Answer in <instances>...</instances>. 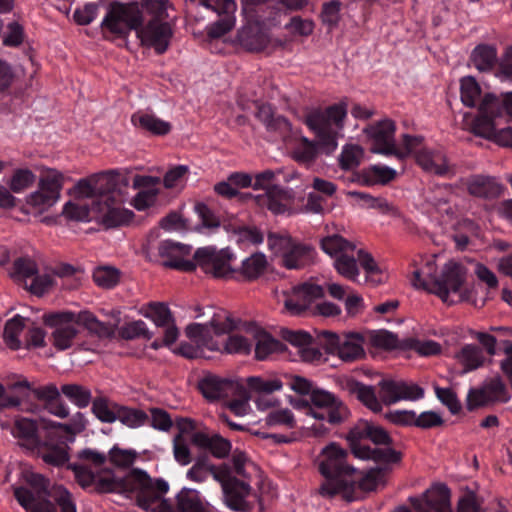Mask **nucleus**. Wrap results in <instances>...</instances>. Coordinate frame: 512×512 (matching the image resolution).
<instances>
[{"label": "nucleus", "mask_w": 512, "mask_h": 512, "mask_svg": "<svg viewBox=\"0 0 512 512\" xmlns=\"http://www.w3.org/2000/svg\"><path fill=\"white\" fill-rule=\"evenodd\" d=\"M142 25L143 17L138 3L123 4L119 1H112L109 4L108 13L102 22V27L120 36L128 34L131 30L138 33Z\"/></svg>", "instance_id": "obj_12"}, {"label": "nucleus", "mask_w": 512, "mask_h": 512, "mask_svg": "<svg viewBox=\"0 0 512 512\" xmlns=\"http://www.w3.org/2000/svg\"><path fill=\"white\" fill-rule=\"evenodd\" d=\"M8 274L15 283L38 297L43 296L53 285L52 278L48 274L41 275L38 263L30 256L16 258Z\"/></svg>", "instance_id": "obj_8"}, {"label": "nucleus", "mask_w": 512, "mask_h": 512, "mask_svg": "<svg viewBox=\"0 0 512 512\" xmlns=\"http://www.w3.org/2000/svg\"><path fill=\"white\" fill-rule=\"evenodd\" d=\"M248 324V330L254 331L255 356L259 361L265 360L273 353L281 352L285 349L284 344L274 338L271 334L256 327V322H244Z\"/></svg>", "instance_id": "obj_30"}, {"label": "nucleus", "mask_w": 512, "mask_h": 512, "mask_svg": "<svg viewBox=\"0 0 512 512\" xmlns=\"http://www.w3.org/2000/svg\"><path fill=\"white\" fill-rule=\"evenodd\" d=\"M312 406L309 407L312 417L327 420L330 424L342 423L349 415L347 406L333 394L314 389L310 395Z\"/></svg>", "instance_id": "obj_16"}, {"label": "nucleus", "mask_w": 512, "mask_h": 512, "mask_svg": "<svg viewBox=\"0 0 512 512\" xmlns=\"http://www.w3.org/2000/svg\"><path fill=\"white\" fill-rule=\"evenodd\" d=\"M108 460L116 467L127 468L131 466L136 458L134 450H123L114 445L108 452Z\"/></svg>", "instance_id": "obj_61"}, {"label": "nucleus", "mask_w": 512, "mask_h": 512, "mask_svg": "<svg viewBox=\"0 0 512 512\" xmlns=\"http://www.w3.org/2000/svg\"><path fill=\"white\" fill-rule=\"evenodd\" d=\"M115 185L120 188L129 187V179L126 174L118 171H107L81 179L75 185V192L79 197L95 198L101 200L107 195Z\"/></svg>", "instance_id": "obj_14"}, {"label": "nucleus", "mask_w": 512, "mask_h": 512, "mask_svg": "<svg viewBox=\"0 0 512 512\" xmlns=\"http://www.w3.org/2000/svg\"><path fill=\"white\" fill-rule=\"evenodd\" d=\"M80 463L69 464L68 468L74 472L76 482L89 492L135 493L138 507L148 508L156 494L163 493L168 488L164 479H152L148 473L140 468H133L123 478L98 477L89 466L95 468L104 465L108 456L104 452L86 448L77 452Z\"/></svg>", "instance_id": "obj_2"}, {"label": "nucleus", "mask_w": 512, "mask_h": 512, "mask_svg": "<svg viewBox=\"0 0 512 512\" xmlns=\"http://www.w3.org/2000/svg\"><path fill=\"white\" fill-rule=\"evenodd\" d=\"M285 295L284 307L292 316L308 317L313 308L312 302L323 298L325 292L320 285L304 282L292 287Z\"/></svg>", "instance_id": "obj_17"}, {"label": "nucleus", "mask_w": 512, "mask_h": 512, "mask_svg": "<svg viewBox=\"0 0 512 512\" xmlns=\"http://www.w3.org/2000/svg\"><path fill=\"white\" fill-rule=\"evenodd\" d=\"M172 451L174 460L181 466H187L192 461L189 445L183 435V430L173 437Z\"/></svg>", "instance_id": "obj_53"}, {"label": "nucleus", "mask_w": 512, "mask_h": 512, "mask_svg": "<svg viewBox=\"0 0 512 512\" xmlns=\"http://www.w3.org/2000/svg\"><path fill=\"white\" fill-rule=\"evenodd\" d=\"M46 331L35 322H5L3 341L7 348L42 349L46 346Z\"/></svg>", "instance_id": "obj_10"}, {"label": "nucleus", "mask_w": 512, "mask_h": 512, "mask_svg": "<svg viewBox=\"0 0 512 512\" xmlns=\"http://www.w3.org/2000/svg\"><path fill=\"white\" fill-rule=\"evenodd\" d=\"M346 390L372 412L377 413L382 410L381 402L377 399V395L372 386L350 380L346 383Z\"/></svg>", "instance_id": "obj_36"}, {"label": "nucleus", "mask_w": 512, "mask_h": 512, "mask_svg": "<svg viewBox=\"0 0 512 512\" xmlns=\"http://www.w3.org/2000/svg\"><path fill=\"white\" fill-rule=\"evenodd\" d=\"M266 257L262 253H254L243 261L240 269L241 274L247 280L257 279L266 269Z\"/></svg>", "instance_id": "obj_48"}, {"label": "nucleus", "mask_w": 512, "mask_h": 512, "mask_svg": "<svg viewBox=\"0 0 512 512\" xmlns=\"http://www.w3.org/2000/svg\"><path fill=\"white\" fill-rule=\"evenodd\" d=\"M301 141L304 144V147L302 149L294 151L293 153L294 159L300 163H312L318 154L317 147L324 151L323 148L320 146L319 141H310L306 137H303Z\"/></svg>", "instance_id": "obj_62"}, {"label": "nucleus", "mask_w": 512, "mask_h": 512, "mask_svg": "<svg viewBox=\"0 0 512 512\" xmlns=\"http://www.w3.org/2000/svg\"><path fill=\"white\" fill-rule=\"evenodd\" d=\"M424 397V389L415 383L386 379V405L398 401H418Z\"/></svg>", "instance_id": "obj_29"}, {"label": "nucleus", "mask_w": 512, "mask_h": 512, "mask_svg": "<svg viewBox=\"0 0 512 512\" xmlns=\"http://www.w3.org/2000/svg\"><path fill=\"white\" fill-rule=\"evenodd\" d=\"M417 164L427 173L445 175L448 172L446 156L440 150L422 148L415 154Z\"/></svg>", "instance_id": "obj_33"}, {"label": "nucleus", "mask_w": 512, "mask_h": 512, "mask_svg": "<svg viewBox=\"0 0 512 512\" xmlns=\"http://www.w3.org/2000/svg\"><path fill=\"white\" fill-rule=\"evenodd\" d=\"M6 317L8 320H98L97 316L89 310H83L78 313L71 311L42 312L40 309L22 305L19 313L14 307L10 308Z\"/></svg>", "instance_id": "obj_20"}, {"label": "nucleus", "mask_w": 512, "mask_h": 512, "mask_svg": "<svg viewBox=\"0 0 512 512\" xmlns=\"http://www.w3.org/2000/svg\"><path fill=\"white\" fill-rule=\"evenodd\" d=\"M117 413V420L132 429L144 426L149 422V416L140 409L120 405Z\"/></svg>", "instance_id": "obj_47"}, {"label": "nucleus", "mask_w": 512, "mask_h": 512, "mask_svg": "<svg viewBox=\"0 0 512 512\" xmlns=\"http://www.w3.org/2000/svg\"><path fill=\"white\" fill-rule=\"evenodd\" d=\"M191 443L217 459H224L231 453V441L216 432H194Z\"/></svg>", "instance_id": "obj_25"}, {"label": "nucleus", "mask_w": 512, "mask_h": 512, "mask_svg": "<svg viewBox=\"0 0 512 512\" xmlns=\"http://www.w3.org/2000/svg\"><path fill=\"white\" fill-rule=\"evenodd\" d=\"M409 501L416 512H445L449 506L448 495L442 493L433 496L426 492L422 499L410 498Z\"/></svg>", "instance_id": "obj_41"}, {"label": "nucleus", "mask_w": 512, "mask_h": 512, "mask_svg": "<svg viewBox=\"0 0 512 512\" xmlns=\"http://www.w3.org/2000/svg\"><path fill=\"white\" fill-rule=\"evenodd\" d=\"M120 404L110 401L104 397L94 398L92 401V412L96 418L104 423H113L117 420V409Z\"/></svg>", "instance_id": "obj_45"}, {"label": "nucleus", "mask_w": 512, "mask_h": 512, "mask_svg": "<svg viewBox=\"0 0 512 512\" xmlns=\"http://www.w3.org/2000/svg\"><path fill=\"white\" fill-rule=\"evenodd\" d=\"M468 270L460 262L455 260L447 261L435 282L434 293L448 304L457 302H469L475 306L483 305L484 297H477L475 286L467 283Z\"/></svg>", "instance_id": "obj_3"}, {"label": "nucleus", "mask_w": 512, "mask_h": 512, "mask_svg": "<svg viewBox=\"0 0 512 512\" xmlns=\"http://www.w3.org/2000/svg\"><path fill=\"white\" fill-rule=\"evenodd\" d=\"M177 316L181 318L205 320H234L231 313L213 305L201 306L193 304L188 306H175Z\"/></svg>", "instance_id": "obj_31"}, {"label": "nucleus", "mask_w": 512, "mask_h": 512, "mask_svg": "<svg viewBox=\"0 0 512 512\" xmlns=\"http://www.w3.org/2000/svg\"><path fill=\"white\" fill-rule=\"evenodd\" d=\"M254 343L244 336L230 334L223 344L227 353L249 354L252 351Z\"/></svg>", "instance_id": "obj_57"}, {"label": "nucleus", "mask_w": 512, "mask_h": 512, "mask_svg": "<svg viewBox=\"0 0 512 512\" xmlns=\"http://www.w3.org/2000/svg\"><path fill=\"white\" fill-rule=\"evenodd\" d=\"M18 500L31 512H77L76 503L71 492L64 486H56L54 484L49 492V497L53 502L46 499H36L32 493L25 491L23 499L20 498V491L16 492Z\"/></svg>", "instance_id": "obj_15"}, {"label": "nucleus", "mask_w": 512, "mask_h": 512, "mask_svg": "<svg viewBox=\"0 0 512 512\" xmlns=\"http://www.w3.org/2000/svg\"><path fill=\"white\" fill-rule=\"evenodd\" d=\"M370 144V151L373 153H384V120L370 125L364 130Z\"/></svg>", "instance_id": "obj_54"}, {"label": "nucleus", "mask_w": 512, "mask_h": 512, "mask_svg": "<svg viewBox=\"0 0 512 512\" xmlns=\"http://www.w3.org/2000/svg\"><path fill=\"white\" fill-rule=\"evenodd\" d=\"M437 265L435 256L421 258L414 263L411 283L417 289H422L434 293L436 281L439 275H436Z\"/></svg>", "instance_id": "obj_26"}, {"label": "nucleus", "mask_w": 512, "mask_h": 512, "mask_svg": "<svg viewBox=\"0 0 512 512\" xmlns=\"http://www.w3.org/2000/svg\"><path fill=\"white\" fill-rule=\"evenodd\" d=\"M347 440L355 458L376 466L365 473L354 468L347 463L348 451L331 443L323 450L319 463V472L325 477L319 493L324 497L340 494L347 502H353L374 490L384 478V449L380 447L384 444V428L360 419L349 430Z\"/></svg>", "instance_id": "obj_1"}, {"label": "nucleus", "mask_w": 512, "mask_h": 512, "mask_svg": "<svg viewBox=\"0 0 512 512\" xmlns=\"http://www.w3.org/2000/svg\"><path fill=\"white\" fill-rule=\"evenodd\" d=\"M397 350L399 353L417 352L420 356H433L441 352V346L433 340H419L415 337L399 338L397 334L386 330V352Z\"/></svg>", "instance_id": "obj_22"}, {"label": "nucleus", "mask_w": 512, "mask_h": 512, "mask_svg": "<svg viewBox=\"0 0 512 512\" xmlns=\"http://www.w3.org/2000/svg\"><path fill=\"white\" fill-rule=\"evenodd\" d=\"M233 254L229 249L216 250L213 247L199 248L194 253L197 266L215 278H227L235 272L230 261Z\"/></svg>", "instance_id": "obj_18"}, {"label": "nucleus", "mask_w": 512, "mask_h": 512, "mask_svg": "<svg viewBox=\"0 0 512 512\" xmlns=\"http://www.w3.org/2000/svg\"><path fill=\"white\" fill-rule=\"evenodd\" d=\"M239 44L249 52H261L272 43L267 32L259 22L248 23L237 34Z\"/></svg>", "instance_id": "obj_27"}, {"label": "nucleus", "mask_w": 512, "mask_h": 512, "mask_svg": "<svg viewBox=\"0 0 512 512\" xmlns=\"http://www.w3.org/2000/svg\"><path fill=\"white\" fill-rule=\"evenodd\" d=\"M334 265L337 272L349 280L355 281L359 275L357 261L354 257L341 254L336 258Z\"/></svg>", "instance_id": "obj_58"}, {"label": "nucleus", "mask_w": 512, "mask_h": 512, "mask_svg": "<svg viewBox=\"0 0 512 512\" xmlns=\"http://www.w3.org/2000/svg\"><path fill=\"white\" fill-rule=\"evenodd\" d=\"M172 34L170 24L159 21V19H150L146 26L143 27L142 25L140 27L137 33L142 43L153 47L157 53H163L167 50Z\"/></svg>", "instance_id": "obj_24"}, {"label": "nucleus", "mask_w": 512, "mask_h": 512, "mask_svg": "<svg viewBox=\"0 0 512 512\" xmlns=\"http://www.w3.org/2000/svg\"><path fill=\"white\" fill-rule=\"evenodd\" d=\"M93 280L101 288L110 289L120 281V271L113 266H99L93 271Z\"/></svg>", "instance_id": "obj_50"}, {"label": "nucleus", "mask_w": 512, "mask_h": 512, "mask_svg": "<svg viewBox=\"0 0 512 512\" xmlns=\"http://www.w3.org/2000/svg\"><path fill=\"white\" fill-rule=\"evenodd\" d=\"M199 389L205 399L217 401L233 392L234 383L215 375H208L199 382Z\"/></svg>", "instance_id": "obj_34"}, {"label": "nucleus", "mask_w": 512, "mask_h": 512, "mask_svg": "<svg viewBox=\"0 0 512 512\" xmlns=\"http://www.w3.org/2000/svg\"><path fill=\"white\" fill-rule=\"evenodd\" d=\"M60 391L64 397L80 409L88 407L92 401L90 389L77 383L63 384Z\"/></svg>", "instance_id": "obj_42"}, {"label": "nucleus", "mask_w": 512, "mask_h": 512, "mask_svg": "<svg viewBox=\"0 0 512 512\" xmlns=\"http://www.w3.org/2000/svg\"><path fill=\"white\" fill-rule=\"evenodd\" d=\"M394 131L395 124L386 119V157H395L400 162V171H403L401 161L421 144L422 139L403 135L402 143H398L390 136Z\"/></svg>", "instance_id": "obj_28"}, {"label": "nucleus", "mask_w": 512, "mask_h": 512, "mask_svg": "<svg viewBox=\"0 0 512 512\" xmlns=\"http://www.w3.org/2000/svg\"><path fill=\"white\" fill-rule=\"evenodd\" d=\"M456 358L463 366V372H470L482 366L485 362V356L482 349L476 345H464L457 353Z\"/></svg>", "instance_id": "obj_40"}, {"label": "nucleus", "mask_w": 512, "mask_h": 512, "mask_svg": "<svg viewBox=\"0 0 512 512\" xmlns=\"http://www.w3.org/2000/svg\"><path fill=\"white\" fill-rule=\"evenodd\" d=\"M237 322H208L191 323L186 328V335L191 343L182 342L174 352L188 359H196L203 356V350H219L220 346L214 340V334L231 332L237 328Z\"/></svg>", "instance_id": "obj_5"}, {"label": "nucleus", "mask_w": 512, "mask_h": 512, "mask_svg": "<svg viewBox=\"0 0 512 512\" xmlns=\"http://www.w3.org/2000/svg\"><path fill=\"white\" fill-rule=\"evenodd\" d=\"M63 176L56 171H49L39 180V189L30 194L27 203L34 207H51L59 198Z\"/></svg>", "instance_id": "obj_21"}, {"label": "nucleus", "mask_w": 512, "mask_h": 512, "mask_svg": "<svg viewBox=\"0 0 512 512\" xmlns=\"http://www.w3.org/2000/svg\"><path fill=\"white\" fill-rule=\"evenodd\" d=\"M35 175L29 169H18L14 172L10 180V189L15 192H21L35 182Z\"/></svg>", "instance_id": "obj_64"}, {"label": "nucleus", "mask_w": 512, "mask_h": 512, "mask_svg": "<svg viewBox=\"0 0 512 512\" xmlns=\"http://www.w3.org/2000/svg\"><path fill=\"white\" fill-rule=\"evenodd\" d=\"M158 253L160 257L165 259L163 266L166 268L192 272L197 267L196 261L184 259L191 253L189 245L165 240L160 243Z\"/></svg>", "instance_id": "obj_23"}, {"label": "nucleus", "mask_w": 512, "mask_h": 512, "mask_svg": "<svg viewBox=\"0 0 512 512\" xmlns=\"http://www.w3.org/2000/svg\"><path fill=\"white\" fill-rule=\"evenodd\" d=\"M364 339L359 333L344 334L342 336L333 332L324 331L319 337V345L328 354L337 355L344 362H353L365 354Z\"/></svg>", "instance_id": "obj_13"}, {"label": "nucleus", "mask_w": 512, "mask_h": 512, "mask_svg": "<svg viewBox=\"0 0 512 512\" xmlns=\"http://www.w3.org/2000/svg\"><path fill=\"white\" fill-rule=\"evenodd\" d=\"M105 325L113 329L115 332L109 337H99V339L120 338L124 340H133L140 337L150 338L148 330L145 328V322H126V325L117 329L110 322Z\"/></svg>", "instance_id": "obj_44"}, {"label": "nucleus", "mask_w": 512, "mask_h": 512, "mask_svg": "<svg viewBox=\"0 0 512 512\" xmlns=\"http://www.w3.org/2000/svg\"><path fill=\"white\" fill-rule=\"evenodd\" d=\"M168 489L156 498L151 500L148 508H142L146 511L159 512H204L199 492L196 489L183 487L176 497V502L171 503L163 499Z\"/></svg>", "instance_id": "obj_19"}, {"label": "nucleus", "mask_w": 512, "mask_h": 512, "mask_svg": "<svg viewBox=\"0 0 512 512\" xmlns=\"http://www.w3.org/2000/svg\"><path fill=\"white\" fill-rule=\"evenodd\" d=\"M52 332L53 346L57 350H66L73 345H84L85 338L109 337L115 332L105 322H57Z\"/></svg>", "instance_id": "obj_6"}, {"label": "nucleus", "mask_w": 512, "mask_h": 512, "mask_svg": "<svg viewBox=\"0 0 512 512\" xmlns=\"http://www.w3.org/2000/svg\"><path fill=\"white\" fill-rule=\"evenodd\" d=\"M311 252L310 246L295 243L282 258V264L287 269H301L312 263Z\"/></svg>", "instance_id": "obj_39"}, {"label": "nucleus", "mask_w": 512, "mask_h": 512, "mask_svg": "<svg viewBox=\"0 0 512 512\" xmlns=\"http://www.w3.org/2000/svg\"><path fill=\"white\" fill-rule=\"evenodd\" d=\"M139 125L154 135H166L171 130L170 123L163 121L152 114H143L139 117Z\"/></svg>", "instance_id": "obj_55"}, {"label": "nucleus", "mask_w": 512, "mask_h": 512, "mask_svg": "<svg viewBox=\"0 0 512 512\" xmlns=\"http://www.w3.org/2000/svg\"><path fill=\"white\" fill-rule=\"evenodd\" d=\"M266 424L269 427L284 426L293 429L296 426V421L290 409H279L271 411L266 416Z\"/></svg>", "instance_id": "obj_59"}, {"label": "nucleus", "mask_w": 512, "mask_h": 512, "mask_svg": "<svg viewBox=\"0 0 512 512\" xmlns=\"http://www.w3.org/2000/svg\"><path fill=\"white\" fill-rule=\"evenodd\" d=\"M460 95L462 103L467 107H479L484 97L481 95V87L472 76H466L460 80Z\"/></svg>", "instance_id": "obj_43"}, {"label": "nucleus", "mask_w": 512, "mask_h": 512, "mask_svg": "<svg viewBox=\"0 0 512 512\" xmlns=\"http://www.w3.org/2000/svg\"><path fill=\"white\" fill-rule=\"evenodd\" d=\"M474 274L477 280L485 285L486 292L482 297L486 300L491 293L498 289V278L490 268L479 262L474 265Z\"/></svg>", "instance_id": "obj_51"}, {"label": "nucleus", "mask_w": 512, "mask_h": 512, "mask_svg": "<svg viewBox=\"0 0 512 512\" xmlns=\"http://www.w3.org/2000/svg\"><path fill=\"white\" fill-rule=\"evenodd\" d=\"M497 59L496 49L488 45L477 46L472 53V62L477 70L489 71L493 68Z\"/></svg>", "instance_id": "obj_46"}, {"label": "nucleus", "mask_w": 512, "mask_h": 512, "mask_svg": "<svg viewBox=\"0 0 512 512\" xmlns=\"http://www.w3.org/2000/svg\"><path fill=\"white\" fill-rule=\"evenodd\" d=\"M345 116L346 107L343 104L328 107L325 114L317 111L307 116L306 124L315 132L325 153L330 154L337 147V132L332 129L331 121L340 126Z\"/></svg>", "instance_id": "obj_9"}, {"label": "nucleus", "mask_w": 512, "mask_h": 512, "mask_svg": "<svg viewBox=\"0 0 512 512\" xmlns=\"http://www.w3.org/2000/svg\"><path fill=\"white\" fill-rule=\"evenodd\" d=\"M246 385H248L249 390L259 395L272 394L282 388V382L278 379H264L257 376L248 377Z\"/></svg>", "instance_id": "obj_52"}, {"label": "nucleus", "mask_w": 512, "mask_h": 512, "mask_svg": "<svg viewBox=\"0 0 512 512\" xmlns=\"http://www.w3.org/2000/svg\"><path fill=\"white\" fill-rule=\"evenodd\" d=\"M256 116L260 121H262L268 127H271L274 129H280V128L289 129L290 128V124L285 118H283V117H278L276 119L273 118L272 107L268 104L258 105V110H257Z\"/></svg>", "instance_id": "obj_60"}, {"label": "nucleus", "mask_w": 512, "mask_h": 512, "mask_svg": "<svg viewBox=\"0 0 512 512\" xmlns=\"http://www.w3.org/2000/svg\"><path fill=\"white\" fill-rule=\"evenodd\" d=\"M68 445L63 441L57 444L42 443L34 451H37L42 460L49 465L60 467L69 461Z\"/></svg>", "instance_id": "obj_37"}, {"label": "nucleus", "mask_w": 512, "mask_h": 512, "mask_svg": "<svg viewBox=\"0 0 512 512\" xmlns=\"http://www.w3.org/2000/svg\"><path fill=\"white\" fill-rule=\"evenodd\" d=\"M267 241L270 250H272L276 255H282V258H284L285 254H287L295 244L289 235H280L275 233H269Z\"/></svg>", "instance_id": "obj_63"}, {"label": "nucleus", "mask_w": 512, "mask_h": 512, "mask_svg": "<svg viewBox=\"0 0 512 512\" xmlns=\"http://www.w3.org/2000/svg\"><path fill=\"white\" fill-rule=\"evenodd\" d=\"M10 432L20 440L21 446L27 450L35 451L40 446L41 440L38 435L37 423L30 418H17Z\"/></svg>", "instance_id": "obj_32"}, {"label": "nucleus", "mask_w": 512, "mask_h": 512, "mask_svg": "<svg viewBox=\"0 0 512 512\" xmlns=\"http://www.w3.org/2000/svg\"><path fill=\"white\" fill-rule=\"evenodd\" d=\"M468 192L475 197H496L501 193V185L495 178L484 175H473L465 179Z\"/></svg>", "instance_id": "obj_35"}, {"label": "nucleus", "mask_w": 512, "mask_h": 512, "mask_svg": "<svg viewBox=\"0 0 512 512\" xmlns=\"http://www.w3.org/2000/svg\"><path fill=\"white\" fill-rule=\"evenodd\" d=\"M321 246L322 249L331 256L356 248L355 244L337 234L324 238L321 242Z\"/></svg>", "instance_id": "obj_56"}, {"label": "nucleus", "mask_w": 512, "mask_h": 512, "mask_svg": "<svg viewBox=\"0 0 512 512\" xmlns=\"http://www.w3.org/2000/svg\"><path fill=\"white\" fill-rule=\"evenodd\" d=\"M138 313L151 320H174L177 315L166 302H150L140 308Z\"/></svg>", "instance_id": "obj_49"}, {"label": "nucleus", "mask_w": 512, "mask_h": 512, "mask_svg": "<svg viewBox=\"0 0 512 512\" xmlns=\"http://www.w3.org/2000/svg\"><path fill=\"white\" fill-rule=\"evenodd\" d=\"M504 117L512 120V91L498 96L487 93L479 104L472 131L478 136L490 138L495 135V127Z\"/></svg>", "instance_id": "obj_4"}, {"label": "nucleus", "mask_w": 512, "mask_h": 512, "mask_svg": "<svg viewBox=\"0 0 512 512\" xmlns=\"http://www.w3.org/2000/svg\"><path fill=\"white\" fill-rule=\"evenodd\" d=\"M128 188L115 185L111 192L104 195V198L93 200L91 211L95 214V220L106 229L128 225L132 221L134 213L120 207Z\"/></svg>", "instance_id": "obj_7"}, {"label": "nucleus", "mask_w": 512, "mask_h": 512, "mask_svg": "<svg viewBox=\"0 0 512 512\" xmlns=\"http://www.w3.org/2000/svg\"><path fill=\"white\" fill-rule=\"evenodd\" d=\"M288 198V193L277 185L267 189L265 194L257 195L254 201L259 207H266L273 214H282L286 210V205L282 203L283 199Z\"/></svg>", "instance_id": "obj_38"}, {"label": "nucleus", "mask_w": 512, "mask_h": 512, "mask_svg": "<svg viewBox=\"0 0 512 512\" xmlns=\"http://www.w3.org/2000/svg\"><path fill=\"white\" fill-rule=\"evenodd\" d=\"M209 475L220 483L225 503L230 509L245 512L249 509V503L245 501L251 491V486L231 475V469L226 465L216 466L210 464Z\"/></svg>", "instance_id": "obj_11"}]
</instances>
